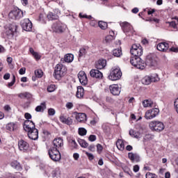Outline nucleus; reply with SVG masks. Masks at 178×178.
<instances>
[{
	"instance_id": "f257e3e1",
	"label": "nucleus",
	"mask_w": 178,
	"mask_h": 178,
	"mask_svg": "<svg viewBox=\"0 0 178 178\" xmlns=\"http://www.w3.org/2000/svg\"><path fill=\"white\" fill-rule=\"evenodd\" d=\"M67 68L62 64H57L55 67L54 76L56 80H60L62 77L66 75Z\"/></svg>"
},
{
	"instance_id": "f03ea898",
	"label": "nucleus",
	"mask_w": 178,
	"mask_h": 178,
	"mask_svg": "<svg viewBox=\"0 0 178 178\" xmlns=\"http://www.w3.org/2000/svg\"><path fill=\"white\" fill-rule=\"evenodd\" d=\"M156 81H159V76L157 74H152L150 75L145 76L142 79V84L145 86H149L151 83H156Z\"/></svg>"
},
{
	"instance_id": "7ed1b4c3",
	"label": "nucleus",
	"mask_w": 178,
	"mask_h": 178,
	"mask_svg": "<svg viewBox=\"0 0 178 178\" xmlns=\"http://www.w3.org/2000/svg\"><path fill=\"white\" fill-rule=\"evenodd\" d=\"M48 154L49 158L54 162H58V161H60V152H59V149H56V147H50L48 151Z\"/></svg>"
},
{
	"instance_id": "20e7f679",
	"label": "nucleus",
	"mask_w": 178,
	"mask_h": 178,
	"mask_svg": "<svg viewBox=\"0 0 178 178\" xmlns=\"http://www.w3.org/2000/svg\"><path fill=\"white\" fill-rule=\"evenodd\" d=\"M23 16H24V13L19 8L11 10L8 14L9 18L12 20H20Z\"/></svg>"
},
{
	"instance_id": "39448f33",
	"label": "nucleus",
	"mask_w": 178,
	"mask_h": 178,
	"mask_svg": "<svg viewBox=\"0 0 178 178\" xmlns=\"http://www.w3.org/2000/svg\"><path fill=\"white\" fill-rule=\"evenodd\" d=\"M122 77V71L119 67H113L111 70V72L108 76L109 80L112 81H116V80H119Z\"/></svg>"
},
{
	"instance_id": "423d86ee",
	"label": "nucleus",
	"mask_w": 178,
	"mask_h": 178,
	"mask_svg": "<svg viewBox=\"0 0 178 178\" xmlns=\"http://www.w3.org/2000/svg\"><path fill=\"white\" fill-rule=\"evenodd\" d=\"M67 26L66 24L61 22L54 23L51 26V29L54 33H65L66 31Z\"/></svg>"
},
{
	"instance_id": "0eeeda50",
	"label": "nucleus",
	"mask_w": 178,
	"mask_h": 178,
	"mask_svg": "<svg viewBox=\"0 0 178 178\" xmlns=\"http://www.w3.org/2000/svg\"><path fill=\"white\" fill-rule=\"evenodd\" d=\"M130 52L134 56L140 58V56L143 55V47L138 44H134L131 48Z\"/></svg>"
},
{
	"instance_id": "6e6552de",
	"label": "nucleus",
	"mask_w": 178,
	"mask_h": 178,
	"mask_svg": "<svg viewBox=\"0 0 178 178\" xmlns=\"http://www.w3.org/2000/svg\"><path fill=\"white\" fill-rule=\"evenodd\" d=\"M151 130H154V131H162L165 129V124L159 121L151 122L149 124Z\"/></svg>"
},
{
	"instance_id": "1a4fd4ad",
	"label": "nucleus",
	"mask_w": 178,
	"mask_h": 178,
	"mask_svg": "<svg viewBox=\"0 0 178 178\" xmlns=\"http://www.w3.org/2000/svg\"><path fill=\"white\" fill-rule=\"evenodd\" d=\"M130 62L132 66H134L136 69L144 70L145 66L143 61H141V58L136 56L132 57L131 58Z\"/></svg>"
},
{
	"instance_id": "9d476101",
	"label": "nucleus",
	"mask_w": 178,
	"mask_h": 178,
	"mask_svg": "<svg viewBox=\"0 0 178 178\" xmlns=\"http://www.w3.org/2000/svg\"><path fill=\"white\" fill-rule=\"evenodd\" d=\"M158 115H159V108H154L147 111L145 114V118L147 120H151V119L156 118Z\"/></svg>"
},
{
	"instance_id": "9b49d317",
	"label": "nucleus",
	"mask_w": 178,
	"mask_h": 178,
	"mask_svg": "<svg viewBox=\"0 0 178 178\" xmlns=\"http://www.w3.org/2000/svg\"><path fill=\"white\" fill-rule=\"evenodd\" d=\"M121 27L127 35H133V34H134L133 26L129 22H122L121 24Z\"/></svg>"
},
{
	"instance_id": "f8f14e48",
	"label": "nucleus",
	"mask_w": 178,
	"mask_h": 178,
	"mask_svg": "<svg viewBox=\"0 0 178 178\" xmlns=\"http://www.w3.org/2000/svg\"><path fill=\"white\" fill-rule=\"evenodd\" d=\"M21 26L25 31H31L33 30V23L29 19H24L21 21Z\"/></svg>"
},
{
	"instance_id": "ddd939ff",
	"label": "nucleus",
	"mask_w": 178,
	"mask_h": 178,
	"mask_svg": "<svg viewBox=\"0 0 178 178\" xmlns=\"http://www.w3.org/2000/svg\"><path fill=\"white\" fill-rule=\"evenodd\" d=\"M35 128V124L30 120H27L24 122V130H25V131H30V130H33Z\"/></svg>"
},
{
	"instance_id": "4468645a",
	"label": "nucleus",
	"mask_w": 178,
	"mask_h": 178,
	"mask_svg": "<svg viewBox=\"0 0 178 178\" xmlns=\"http://www.w3.org/2000/svg\"><path fill=\"white\" fill-rule=\"evenodd\" d=\"M78 79L82 84V86H87V83H88V80L87 79V75L84 71H80L78 74Z\"/></svg>"
},
{
	"instance_id": "2eb2a0df",
	"label": "nucleus",
	"mask_w": 178,
	"mask_h": 178,
	"mask_svg": "<svg viewBox=\"0 0 178 178\" xmlns=\"http://www.w3.org/2000/svg\"><path fill=\"white\" fill-rule=\"evenodd\" d=\"M146 63L149 66H155L156 65V56L155 54H149L146 58Z\"/></svg>"
},
{
	"instance_id": "dca6fc26",
	"label": "nucleus",
	"mask_w": 178,
	"mask_h": 178,
	"mask_svg": "<svg viewBox=\"0 0 178 178\" xmlns=\"http://www.w3.org/2000/svg\"><path fill=\"white\" fill-rule=\"evenodd\" d=\"M90 76L93 79H98L101 80L104 77V74L99 70H91L90 72Z\"/></svg>"
},
{
	"instance_id": "f3484780",
	"label": "nucleus",
	"mask_w": 178,
	"mask_h": 178,
	"mask_svg": "<svg viewBox=\"0 0 178 178\" xmlns=\"http://www.w3.org/2000/svg\"><path fill=\"white\" fill-rule=\"evenodd\" d=\"M28 137L31 140H38V129L35 128L34 129H31L27 131Z\"/></svg>"
},
{
	"instance_id": "a211bd4d",
	"label": "nucleus",
	"mask_w": 178,
	"mask_h": 178,
	"mask_svg": "<svg viewBox=\"0 0 178 178\" xmlns=\"http://www.w3.org/2000/svg\"><path fill=\"white\" fill-rule=\"evenodd\" d=\"M157 50L160 52H166L169 49V43L168 42H160L156 46Z\"/></svg>"
},
{
	"instance_id": "6ab92c4d",
	"label": "nucleus",
	"mask_w": 178,
	"mask_h": 178,
	"mask_svg": "<svg viewBox=\"0 0 178 178\" xmlns=\"http://www.w3.org/2000/svg\"><path fill=\"white\" fill-rule=\"evenodd\" d=\"M63 145V139L61 138H55L53 140V146L52 148H56V149H59V148H62Z\"/></svg>"
},
{
	"instance_id": "aec40b11",
	"label": "nucleus",
	"mask_w": 178,
	"mask_h": 178,
	"mask_svg": "<svg viewBox=\"0 0 178 178\" xmlns=\"http://www.w3.org/2000/svg\"><path fill=\"white\" fill-rule=\"evenodd\" d=\"M74 59V56L72 54H67L64 58H61L62 63H72Z\"/></svg>"
},
{
	"instance_id": "412c9836",
	"label": "nucleus",
	"mask_w": 178,
	"mask_h": 178,
	"mask_svg": "<svg viewBox=\"0 0 178 178\" xmlns=\"http://www.w3.org/2000/svg\"><path fill=\"white\" fill-rule=\"evenodd\" d=\"M75 118L79 123H86L87 122V115L84 113H76Z\"/></svg>"
},
{
	"instance_id": "4be33fe9",
	"label": "nucleus",
	"mask_w": 178,
	"mask_h": 178,
	"mask_svg": "<svg viewBox=\"0 0 178 178\" xmlns=\"http://www.w3.org/2000/svg\"><path fill=\"white\" fill-rule=\"evenodd\" d=\"M109 90L113 95H120L121 91L120 88H119V86L116 84L110 86Z\"/></svg>"
},
{
	"instance_id": "5701e85b",
	"label": "nucleus",
	"mask_w": 178,
	"mask_h": 178,
	"mask_svg": "<svg viewBox=\"0 0 178 178\" xmlns=\"http://www.w3.org/2000/svg\"><path fill=\"white\" fill-rule=\"evenodd\" d=\"M18 147L20 151H27L29 149V145L27 142L24 141V140H21L18 142Z\"/></svg>"
},
{
	"instance_id": "b1692460",
	"label": "nucleus",
	"mask_w": 178,
	"mask_h": 178,
	"mask_svg": "<svg viewBox=\"0 0 178 178\" xmlns=\"http://www.w3.org/2000/svg\"><path fill=\"white\" fill-rule=\"evenodd\" d=\"M60 121L61 123H64V124H67L68 126L73 124V120L70 117L66 118L65 115L60 116Z\"/></svg>"
},
{
	"instance_id": "393cba45",
	"label": "nucleus",
	"mask_w": 178,
	"mask_h": 178,
	"mask_svg": "<svg viewBox=\"0 0 178 178\" xmlns=\"http://www.w3.org/2000/svg\"><path fill=\"white\" fill-rule=\"evenodd\" d=\"M128 158L131 162H140V156L133 152L128 153Z\"/></svg>"
},
{
	"instance_id": "a878e982",
	"label": "nucleus",
	"mask_w": 178,
	"mask_h": 178,
	"mask_svg": "<svg viewBox=\"0 0 178 178\" xmlns=\"http://www.w3.org/2000/svg\"><path fill=\"white\" fill-rule=\"evenodd\" d=\"M105 66H106V60H99L95 63V67L97 70L104 69V67H105Z\"/></svg>"
},
{
	"instance_id": "bb28decb",
	"label": "nucleus",
	"mask_w": 178,
	"mask_h": 178,
	"mask_svg": "<svg viewBox=\"0 0 178 178\" xmlns=\"http://www.w3.org/2000/svg\"><path fill=\"white\" fill-rule=\"evenodd\" d=\"M11 168H13V169H16V170H22L23 168L22 167V165L19 161H13L10 163Z\"/></svg>"
},
{
	"instance_id": "cd10ccee",
	"label": "nucleus",
	"mask_w": 178,
	"mask_h": 178,
	"mask_svg": "<svg viewBox=\"0 0 178 178\" xmlns=\"http://www.w3.org/2000/svg\"><path fill=\"white\" fill-rule=\"evenodd\" d=\"M143 106L144 108H152L154 106V102L150 99H145L143 102Z\"/></svg>"
},
{
	"instance_id": "c85d7f7f",
	"label": "nucleus",
	"mask_w": 178,
	"mask_h": 178,
	"mask_svg": "<svg viewBox=\"0 0 178 178\" xmlns=\"http://www.w3.org/2000/svg\"><path fill=\"white\" fill-rule=\"evenodd\" d=\"M47 17L48 20H58V19H59V16L55 13H52V12H49L47 14Z\"/></svg>"
},
{
	"instance_id": "c756f323",
	"label": "nucleus",
	"mask_w": 178,
	"mask_h": 178,
	"mask_svg": "<svg viewBox=\"0 0 178 178\" xmlns=\"http://www.w3.org/2000/svg\"><path fill=\"white\" fill-rule=\"evenodd\" d=\"M45 109H47V104L45 102H42L40 106H36L35 111V112H43Z\"/></svg>"
},
{
	"instance_id": "7c9ffc66",
	"label": "nucleus",
	"mask_w": 178,
	"mask_h": 178,
	"mask_svg": "<svg viewBox=\"0 0 178 178\" xmlns=\"http://www.w3.org/2000/svg\"><path fill=\"white\" fill-rule=\"evenodd\" d=\"M116 147L120 151H123V149H124V143L123 140L118 139L116 142Z\"/></svg>"
},
{
	"instance_id": "2f4dec72",
	"label": "nucleus",
	"mask_w": 178,
	"mask_h": 178,
	"mask_svg": "<svg viewBox=\"0 0 178 178\" xmlns=\"http://www.w3.org/2000/svg\"><path fill=\"white\" fill-rule=\"evenodd\" d=\"M77 98H83L84 97V88L81 86L77 88V92L76 94Z\"/></svg>"
},
{
	"instance_id": "473e14b6",
	"label": "nucleus",
	"mask_w": 178,
	"mask_h": 178,
	"mask_svg": "<svg viewBox=\"0 0 178 178\" xmlns=\"http://www.w3.org/2000/svg\"><path fill=\"white\" fill-rule=\"evenodd\" d=\"M129 135L134 138H140L141 134L138 131H136L133 129L129 130Z\"/></svg>"
},
{
	"instance_id": "72a5a7b5",
	"label": "nucleus",
	"mask_w": 178,
	"mask_h": 178,
	"mask_svg": "<svg viewBox=\"0 0 178 178\" xmlns=\"http://www.w3.org/2000/svg\"><path fill=\"white\" fill-rule=\"evenodd\" d=\"M89 47H83L79 49V58H81V56H85L86 54L88 52Z\"/></svg>"
},
{
	"instance_id": "f704fd0d",
	"label": "nucleus",
	"mask_w": 178,
	"mask_h": 178,
	"mask_svg": "<svg viewBox=\"0 0 178 178\" xmlns=\"http://www.w3.org/2000/svg\"><path fill=\"white\" fill-rule=\"evenodd\" d=\"M122 49H115L113 50V55L116 58H120L122 56Z\"/></svg>"
},
{
	"instance_id": "c9c22d12",
	"label": "nucleus",
	"mask_w": 178,
	"mask_h": 178,
	"mask_svg": "<svg viewBox=\"0 0 178 178\" xmlns=\"http://www.w3.org/2000/svg\"><path fill=\"white\" fill-rule=\"evenodd\" d=\"M98 26L102 30H106L108 29V24L103 21H99Z\"/></svg>"
},
{
	"instance_id": "e433bc0d",
	"label": "nucleus",
	"mask_w": 178,
	"mask_h": 178,
	"mask_svg": "<svg viewBox=\"0 0 178 178\" xmlns=\"http://www.w3.org/2000/svg\"><path fill=\"white\" fill-rule=\"evenodd\" d=\"M6 129L10 131H15V129H16V124H15L13 122H10L7 124Z\"/></svg>"
},
{
	"instance_id": "4c0bfd02",
	"label": "nucleus",
	"mask_w": 178,
	"mask_h": 178,
	"mask_svg": "<svg viewBox=\"0 0 178 178\" xmlns=\"http://www.w3.org/2000/svg\"><path fill=\"white\" fill-rule=\"evenodd\" d=\"M78 143L82 148H87V147H88V143L83 139H79Z\"/></svg>"
},
{
	"instance_id": "58836bf2",
	"label": "nucleus",
	"mask_w": 178,
	"mask_h": 178,
	"mask_svg": "<svg viewBox=\"0 0 178 178\" xmlns=\"http://www.w3.org/2000/svg\"><path fill=\"white\" fill-rule=\"evenodd\" d=\"M68 143L70 145L72 148H74L75 149H76L77 147H79V145H77V143H76V140H74V139H69Z\"/></svg>"
},
{
	"instance_id": "ea45409f",
	"label": "nucleus",
	"mask_w": 178,
	"mask_h": 178,
	"mask_svg": "<svg viewBox=\"0 0 178 178\" xmlns=\"http://www.w3.org/2000/svg\"><path fill=\"white\" fill-rule=\"evenodd\" d=\"M35 76L38 79H41V77H42V76H44V72H42V70H35Z\"/></svg>"
},
{
	"instance_id": "a19ab883",
	"label": "nucleus",
	"mask_w": 178,
	"mask_h": 178,
	"mask_svg": "<svg viewBox=\"0 0 178 178\" xmlns=\"http://www.w3.org/2000/svg\"><path fill=\"white\" fill-rule=\"evenodd\" d=\"M166 23L167 24H168L170 27H172L176 31H177V24H176V22L172 21V22H168Z\"/></svg>"
},
{
	"instance_id": "79ce46f5",
	"label": "nucleus",
	"mask_w": 178,
	"mask_h": 178,
	"mask_svg": "<svg viewBox=\"0 0 178 178\" xmlns=\"http://www.w3.org/2000/svg\"><path fill=\"white\" fill-rule=\"evenodd\" d=\"M79 136H86V134H87V129L85 128H79Z\"/></svg>"
},
{
	"instance_id": "37998d69",
	"label": "nucleus",
	"mask_w": 178,
	"mask_h": 178,
	"mask_svg": "<svg viewBox=\"0 0 178 178\" xmlns=\"http://www.w3.org/2000/svg\"><path fill=\"white\" fill-rule=\"evenodd\" d=\"M39 22H40L42 24L47 23V21L45 20V15H44V14H40Z\"/></svg>"
},
{
	"instance_id": "c03bdc74",
	"label": "nucleus",
	"mask_w": 178,
	"mask_h": 178,
	"mask_svg": "<svg viewBox=\"0 0 178 178\" xmlns=\"http://www.w3.org/2000/svg\"><path fill=\"white\" fill-rule=\"evenodd\" d=\"M55 85H50L47 87V91L48 92H54V91H55Z\"/></svg>"
},
{
	"instance_id": "a18cd8bd",
	"label": "nucleus",
	"mask_w": 178,
	"mask_h": 178,
	"mask_svg": "<svg viewBox=\"0 0 178 178\" xmlns=\"http://www.w3.org/2000/svg\"><path fill=\"white\" fill-rule=\"evenodd\" d=\"M86 155L88 156L89 161H93L94 159V154L91 153H88V152H85Z\"/></svg>"
},
{
	"instance_id": "49530a36",
	"label": "nucleus",
	"mask_w": 178,
	"mask_h": 178,
	"mask_svg": "<svg viewBox=\"0 0 178 178\" xmlns=\"http://www.w3.org/2000/svg\"><path fill=\"white\" fill-rule=\"evenodd\" d=\"M102 149H104V147H102V145L101 144L97 145V152L98 154H101L102 152Z\"/></svg>"
},
{
	"instance_id": "de8ad7c7",
	"label": "nucleus",
	"mask_w": 178,
	"mask_h": 178,
	"mask_svg": "<svg viewBox=\"0 0 178 178\" xmlns=\"http://www.w3.org/2000/svg\"><path fill=\"white\" fill-rule=\"evenodd\" d=\"M17 30V26L15 25L13 26V28L10 29V34L13 35L14 33H16V31Z\"/></svg>"
},
{
	"instance_id": "09e8293b",
	"label": "nucleus",
	"mask_w": 178,
	"mask_h": 178,
	"mask_svg": "<svg viewBox=\"0 0 178 178\" xmlns=\"http://www.w3.org/2000/svg\"><path fill=\"white\" fill-rule=\"evenodd\" d=\"M15 83H16V76H15V75H13V81L8 83V87H13Z\"/></svg>"
},
{
	"instance_id": "8fccbe9b",
	"label": "nucleus",
	"mask_w": 178,
	"mask_h": 178,
	"mask_svg": "<svg viewBox=\"0 0 178 178\" xmlns=\"http://www.w3.org/2000/svg\"><path fill=\"white\" fill-rule=\"evenodd\" d=\"M25 98L26 99H31V98H33V95L29 92H25Z\"/></svg>"
},
{
	"instance_id": "3c124183",
	"label": "nucleus",
	"mask_w": 178,
	"mask_h": 178,
	"mask_svg": "<svg viewBox=\"0 0 178 178\" xmlns=\"http://www.w3.org/2000/svg\"><path fill=\"white\" fill-rule=\"evenodd\" d=\"M33 58H35V59H36V60H40V59H41V56H40V54H38V53L35 51V54H32Z\"/></svg>"
},
{
	"instance_id": "603ef678",
	"label": "nucleus",
	"mask_w": 178,
	"mask_h": 178,
	"mask_svg": "<svg viewBox=\"0 0 178 178\" xmlns=\"http://www.w3.org/2000/svg\"><path fill=\"white\" fill-rule=\"evenodd\" d=\"M113 38V37H115V32L113 31H110V35L106 37V40L108 41V40H109V38Z\"/></svg>"
},
{
	"instance_id": "864d4df0",
	"label": "nucleus",
	"mask_w": 178,
	"mask_h": 178,
	"mask_svg": "<svg viewBox=\"0 0 178 178\" xmlns=\"http://www.w3.org/2000/svg\"><path fill=\"white\" fill-rule=\"evenodd\" d=\"M146 178H155V174L151 173V172H147L145 175Z\"/></svg>"
},
{
	"instance_id": "5fc2aeb1",
	"label": "nucleus",
	"mask_w": 178,
	"mask_h": 178,
	"mask_svg": "<svg viewBox=\"0 0 178 178\" xmlns=\"http://www.w3.org/2000/svg\"><path fill=\"white\" fill-rule=\"evenodd\" d=\"M48 114L49 115V116H54V115H55V109L49 108L48 110Z\"/></svg>"
},
{
	"instance_id": "6e6d98bb",
	"label": "nucleus",
	"mask_w": 178,
	"mask_h": 178,
	"mask_svg": "<svg viewBox=\"0 0 178 178\" xmlns=\"http://www.w3.org/2000/svg\"><path fill=\"white\" fill-rule=\"evenodd\" d=\"M89 141L94 142L97 140V136L95 135H90L88 138Z\"/></svg>"
},
{
	"instance_id": "4d7b16f0",
	"label": "nucleus",
	"mask_w": 178,
	"mask_h": 178,
	"mask_svg": "<svg viewBox=\"0 0 178 178\" xmlns=\"http://www.w3.org/2000/svg\"><path fill=\"white\" fill-rule=\"evenodd\" d=\"M88 148L89 151H91V152H95V145H90Z\"/></svg>"
},
{
	"instance_id": "13d9d810",
	"label": "nucleus",
	"mask_w": 178,
	"mask_h": 178,
	"mask_svg": "<svg viewBox=\"0 0 178 178\" xmlns=\"http://www.w3.org/2000/svg\"><path fill=\"white\" fill-rule=\"evenodd\" d=\"M17 97L22 99H24V98H26V92L18 94Z\"/></svg>"
},
{
	"instance_id": "bf43d9fd",
	"label": "nucleus",
	"mask_w": 178,
	"mask_h": 178,
	"mask_svg": "<svg viewBox=\"0 0 178 178\" xmlns=\"http://www.w3.org/2000/svg\"><path fill=\"white\" fill-rule=\"evenodd\" d=\"M67 109H72L73 108V103L72 102H67L65 105Z\"/></svg>"
},
{
	"instance_id": "052dcab7",
	"label": "nucleus",
	"mask_w": 178,
	"mask_h": 178,
	"mask_svg": "<svg viewBox=\"0 0 178 178\" xmlns=\"http://www.w3.org/2000/svg\"><path fill=\"white\" fill-rule=\"evenodd\" d=\"M102 129H103L104 133H109V131H110L109 127H106V126L104 125L102 127Z\"/></svg>"
},
{
	"instance_id": "680f3d73",
	"label": "nucleus",
	"mask_w": 178,
	"mask_h": 178,
	"mask_svg": "<svg viewBox=\"0 0 178 178\" xmlns=\"http://www.w3.org/2000/svg\"><path fill=\"white\" fill-rule=\"evenodd\" d=\"M19 74H26V67H22L19 70Z\"/></svg>"
},
{
	"instance_id": "e2e57ef3",
	"label": "nucleus",
	"mask_w": 178,
	"mask_h": 178,
	"mask_svg": "<svg viewBox=\"0 0 178 178\" xmlns=\"http://www.w3.org/2000/svg\"><path fill=\"white\" fill-rule=\"evenodd\" d=\"M4 80H9L10 79V74L6 73L3 76Z\"/></svg>"
},
{
	"instance_id": "0e129e2a",
	"label": "nucleus",
	"mask_w": 178,
	"mask_h": 178,
	"mask_svg": "<svg viewBox=\"0 0 178 178\" xmlns=\"http://www.w3.org/2000/svg\"><path fill=\"white\" fill-rule=\"evenodd\" d=\"M175 108L178 113V98L174 102Z\"/></svg>"
},
{
	"instance_id": "69168bd1",
	"label": "nucleus",
	"mask_w": 178,
	"mask_h": 178,
	"mask_svg": "<svg viewBox=\"0 0 178 178\" xmlns=\"http://www.w3.org/2000/svg\"><path fill=\"white\" fill-rule=\"evenodd\" d=\"M138 170H140V166H138V165H136L134 166V172H135V173H137V172H138Z\"/></svg>"
},
{
	"instance_id": "338daca9",
	"label": "nucleus",
	"mask_w": 178,
	"mask_h": 178,
	"mask_svg": "<svg viewBox=\"0 0 178 178\" xmlns=\"http://www.w3.org/2000/svg\"><path fill=\"white\" fill-rule=\"evenodd\" d=\"M24 116H25V118L27 119V120H30V119H31V114L29 113H25Z\"/></svg>"
},
{
	"instance_id": "774afa93",
	"label": "nucleus",
	"mask_w": 178,
	"mask_h": 178,
	"mask_svg": "<svg viewBox=\"0 0 178 178\" xmlns=\"http://www.w3.org/2000/svg\"><path fill=\"white\" fill-rule=\"evenodd\" d=\"M170 51H171V52H178V47H172L170 49Z\"/></svg>"
}]
</instances>
